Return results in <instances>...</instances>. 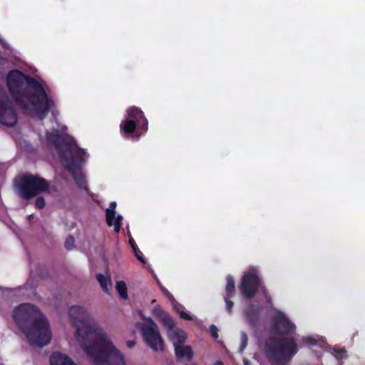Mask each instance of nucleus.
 <instances>
[{
    "instance_id": "obj_1",
    "label": "nucleus",
    "mask_w": 365,
    "mask_h": 365,
    "mask_svg": "<svg viewBox=\"0 0 365 365\" xmlns=\"http://www.w3.org/2000/svg\"><path fill=\"white\" fill-rule=\"evenodd\" d=\"M68 316L77 340L95 365H125L120 351L83 307H71Z\"/></svg>"
},
{
    "instance_id": "obj_2",
    "label": "nucleus",
    "mask_w": 365,
    "mask_h": 365,
    "mask_svg": "<svg viewBox=\"0 0 365 365\" xmlns=\"http://www.w3.org/2000/svg\"><path fill=\"white\" fill-rule=\"evenodd\" d=\"M7 86L16 105L28 113L30 110L28 101L40 120H43L54 106L53 101L48 97L42 84L19 70L9 73Z\"/></svg>"
},
{
    "instance_id": "obj_3",
    "label": "nucleus",
    "mask_w": 365,
    "mask_h": 365,
    "mask_svg": "<svg viewBox=\"0 0 365 365\" xmlns=\"http://www.w3.org/2000/svg\"><path fill=\"white\" fill-rule=\"evenodd\" d=\"M13 318L31 346L42 348L50 343L49 322L36 306L29 303L20 304L14 310Z\"/></svg>"
},
{
    "instance_id": "obj_4",
    "label": "nucleus",
    "mask_w": 365,
    "mask_h": 365,
    "mask_svg": "<svg viewBox=\"0 0 365 365\" xmlns=\"http://www.w3.org/2000/svg\"><path fill=\"white\" fill-rule=\"evenodd\" d=\"M264 351L272 365H284L297 353L298 346L293 337L270 336L264 342Z\"/></svg>"
},
{
    "instance_id": "obj_5",
    "label": "nucleus",
    "mask_w": 365,
    "mask_h": 365,
    "mask_svg": "<svg viewBox=\"0 0 365 365\" xmlns=\"http://www.w3.org/2000/svg\"><path fill=\"white\" fill-rule=\"evenodd\" d=\"M18 195L24 200H29L43 193H51L50 183L38 175L26 173L20 175L15 182Z\"/></svg>"
},
{
    "instance_id": "obj_6",
    "label": "nucleus",
    "mask_w": 365,
    "mask_h": 365,
    "mask_svg": "<svg viewBox=\"0 0 365 365\" xmlns=\"http://www.w3.org/2000/svg\"><path fill=\"white\" fill-rule=\"evenodd\" d=\"M128 118L120 124V133L124 138H140L148 130V120L143 111L138 107L130 106L127 109Z\"/></svg>"
},
{
    "instance_id": "obj_7",
    "label": "nucleus",
    "mask_w": 365,
    "mask_h": 365,
    "mask_svg": "<svg viewBox=\"0 0 365 365\" xmlns=\"http://www.w3.org/2000/svg\"><path fill=\"white\" fill-rule=\"evenodd\" d=\"M85 155L86 151L78 148L76 150V155L73 156L72 158H66V162L62 165L70 173L78 187L88 192L89 190L86 177L81 172V168L85 162Z\"/></svg>"
},
{
    "instance_id": "obj_8",
    "label": "nucleus",
    "mask_w": 365,
    "mask_h": 365,
    "mask_svg": "<svg viewBox=\"0 0 365 365\" xmlns=\"http://www.w3.org/2000/svg\"><path fill=\"white\" fill-rule=\"evenodd\" d=\"M154 314L167 330L168 339L173 342L175 349L176 346H183L182 344L185 342L187 338L186 334L182 329H175V323L172 317L161 308H155Z\"/></svg>"
},
{
    "instance_id": "obj_9",
    "label": "nucleus",
    "mask_w": 365,
    "mask_h": 365,
    "mask_svg": "<svg viewBox=\"0 0 365 365\" xmlns=\"http://www.w3.org/2000/svg\"><path fill=\"white\" fill-rule=\"evenodd\" d=\"M140 331L144 341L154 351L164 350V341L158 327L152 319H145V323L141 327Z\"/></svg>"
},
{
    "instance_id": "obj_10",
    "label": "nucleus",
    "mask_w": 365,
    "mask_h": 365,
    "mask_svg": "<svg viewBox=\"0 0 365 365\" xmlns=\"http://www.w3.org/2000/svg\"><path fill=\"white\" fill-rule=\"evenodd\" d=\"M262 284L255 273L246 272L242 277L239 289L245 298L250 299L256 295Z\"/></svg>"
},
{
    "instance_id": "obj_11",
    "label": "nucleus",
    "mask_w": 365,
    "mask_h": 365,
    "mask_svg": "<svg viewBox=\"0 0 365 365\" xmlns=\"http://www.w3.org/2000/svg\"><path fill=\"white\" fill-rule=\"evenodd\" d=\"M47 138L48 141L54 145L58 151L59 158L62 164L66 162V158H72L73 156L76 155V150L78 147L66 141L58 134H50L48 135Z\"/></svg>"
},
{
    "instance_id": "obj_12",
    "label": "nucleus",
    "mask_w": 365,
    "mask_h": 365,
    "mask_svg": "<svg viewBox=\"0 0 365 365\" xmlns=\"http://www.w3.org/2000/svg\"><path fill=\"white\" fill-rule=\"evenodd\" d=\"M18 121L17 113L8 99H0V123L14 127Z\"/></svg>"
},
{
    "instance_id": "obj_13",
    "label": "nucleus",
    "mask_w": 365,
    "mask_h": 365,
    "mask_svg": "<svg viewBox=\"0 0 365 365\" xmlns=\"http://www.w3.org/2000/svg\"><path fill=\"white\" fill-rule=\"evenodd\" d=\"M271 329L274 334L284 336L294 332L296 327L286 316L279 315L272 319Z\"/></svg>"
},
{
    "instance_id": "obj_14",
    "label": "nucleus",
    "mask_w": 365,
    "mask_h": 365,
    "mask_svg": "<svg viewBox=\"0 0 365 365\" xmlns=\"http://www.w3.org/2000/svg\"><path fill=\"white\" fill-rule=\"evenodd\" d=\"M50 363L51 365H76L68 356L59 352H54L51 354Z\"/></svg>"
},
{
    "instance_id": "obj_15",
    "label": "nucleus",
    "mask_w": 365,
    "mask_h": 365,
    "mask_svg": "<svg viewBox=\"0 0 365 365\" xmlns=\"http://www.w3.org/2000/svg\"><path fill=\"white\" fill-rule=\"evenodd\" d=\"M175 354L178 359L185 358L187 361H190L193 356V353L190 346H176V348L175 349Z\"/></svg>"
},
{
    "instance_id": "obj_16",
    "label": "nucleus",
    "mask_w": 365,
    "mask_h": 365,
    "mask_svg": "<svg viewBox=\"0 0 365 365\" xmlns=\"http://www.w3.org/2000/svg\"><path fill=\"white\" fill-rule=\"evenodd\" d=\"M227 284L225 287V292L227 297H232L235 295L236 289H235V279L232 276L227 275L226 277Z\"/></svg>"
},
{
    "instance_id": "obj_17",
    "label": "nucleus",
    "mask_w": 365,
    "mask_h": 365,
    "mask_svg": "<svg viewBox=\"0 0 365 365\" xmlns=\"http://www.w3.org/2000/svg\"><path fill=\"white\" fill-rule=\"evenodd\" d=\"M129 244L133 249L135 257L142 263H145V259L143 257L142 252L138 247L135 240L133 238L129 239Z\"/></svg>"
},
{
    "instance_id": "obj_18",
    "label": "nucleus",
    "mask_w": 365,
    "mask_h": 365,
    "mask_svg": "<svg viewBox=\"0 0 365 365\" xmlns=\"http://www.w3.org/2000/svg\"><path fill=\"white\" fill-rule=\"evenodd\" d=\"M116 290L120 297L123 299H128V289L124 281H118L116 282Z\"/></svg>"
},
{
    "instance_id": "obj_19",
    "label": "nucleus",
    "mask_w": 365,
    "mask_h": 365,
    "mask_svg": "<svg viewBox=\"0 0 365 365\" xmlns=\"http://www.w3.org/2000/svg\"><path fill=\"white\" fill-rule=\"evenodd\" d=\"M115 210L114 208H107L106 210V220L108 227H111L113 225V220H115Z\"/></svg>"
},
{
    "instance_id": "obj_20",
    "label": "nucleus",
    "mask_w": 365,
    "mask_h": 365,
    "mask_svg": "<svg viewBox=\"0 0 365 365\" xmlns=\"http://www.w3.org/2000/svg\"><path fill=\"white\" fill-rule=\"evenodd\" d=\"M96 279L98 282H99L102 289L105 292H108V279L102 274H98L96 275Z\"/></svg>"
},
{
    "instance_id": "obj_21",
    "label": "nucleus",
    "mask_w": 365,
    "mask_h": 365,
    "mask_svg": "<svg viewBox=\"0 0 365 365\" xmlns=\"http://www.w3.org/2000/svg\"><path fill=\"white\" fill-rule=\"evenodd\" d=\"M240 341H241V343H240L239 349H240V351L242 353V352H243L245 349L247 347V341H248L247 335L245 331H242L240 334Z\"/></svg>"
},
{
    "instance_id": "obj_22",
    "label": "nucleus",
    "mask_w": 365,
    "mask_h": 365,
    "mask_svg": "<svg viewBox=\"0 0 365 365\" xmlns=\"http://www.w3.org/2000/svg\"><path fill=\"white\" fill-rule=\"evenodd\" d=\"M247 318L253 326H255L258 323V315L254 310H251L247 313Z\"/></svg>"
},
{
    "instance_id": "obj_23",
    "label": "nucleus",
    "mask_w": 365,
    "mask_h": 365,
    "mask_svg": "<svg viewBox=\"0 0 365 365\" xmlns=\"http://www.w3.org/2000/svg\"><path fill=\"white\" fill-rule=\"evenodd\" d=\"M64 246H65L66 249L68 250H71L73 249L75 247L74 237L71 235H69L68 237H67V238L66 239L65 243H64Z\"/></svg>"
},
{
    "instance_id": "obj_24",
    "label": "nucleus",
    "mask_w": 365,
    "mask_h": 365,
    "mask_svg": "<svg viewBox=\"0 0 365 365\" xmlns=\"http://www.w3.org/2000/svg\"><path fill=\"white\" fill-rule=\"evenodd\" d=\"M46 206V201L43 197L38 196L35 200V207L38 209H43Z\"/></svg>"
},
{
    "instance_id": "obj_25",
    "label": "nucleus",
    "mask_w": 365,
    "mask_h": 365,
    "mask_svg": "<svg viewBox=\"0 0 365 365\" xmlns=\"http://www.w3.org/2000/svg\"><path fill=\"white\" fill-rule=\"evenodd\" d=\"M259 289L261 290L262 294L264 295L267 304H272V298L269 294L267 289L263 284Z\"/></svg>"
},
{
    "instance_id": "obj_26",
    "label": "nucleus",
    "mask_w": 365,
    "mask_h": 365,
    "mask_svg": "<svg viewBox=\"0 0 365 365\" xmlns=\"http://www.w3.org/2000/svg\"><path fill=\"white\" fill-rule=\"evenodd\" d=\"M302 342L306 345L314 346L317 344V341L312 336H304L302 338Z\"/></svg>"
},
{
    "instance_id": "obj_27",
    "label": "nucleus",
    "mask_w": 365,
    "mask_h": 365,
    "mask_svg": "<svg viewBox=\"0 0 365 365\" xmlns=\"http://www.w3.org/2000/svg\"><path fill=\"white\" fill-rule=\"evenodd\" d=\"M210 331L211 336H212L213 339H216L218 338V329L215 325H214V324L210 325Z\"/></svg>"
},
{
    "instance_id": "obj_28",
    "label": "nucleus",
    "mask_w": 365,
    "mask_h": 365,
    "mask_svg": "<svg viewBox=\"0 0 365 365\" xmlns=\"http://www.w3.org/2000/svg\"><path fill=\"white\" fill-rule=\"evenodd\" d=\"M229 297H225V304H226V310L227 312L230 314L232 312V309L234 306V303L232 301H231L230 299H228Z\"/></svg>"
},
{
    "instance_id": "obj_29",
    "label": "nucleus",
    "mask_w": 365,
    "mask_h": 365,
    "mask_svg": "<svg viewBox=\"0 0 365 365\" xmlns=\"http://www.w3.org/2000/svg\"><path fill=\"white\" fill-rule=\"evenodd\" d=\"M180 316L182 319L187 320V321H191L192 319V317L189 314H187L185 312H181L180 313Z\"/></svg>"
},
{
    "instance_id": "obj_30",
    "label": "nucleus",
    "mask_w": 365,
    "mask_h": 365,
    "mask_svg": "<svg viewBox=\"0 0 365 365\" xmlns=\"http://www.w3.org/2000/svg\"><path fill=\"white\" fill-rule=\"evenodd\" d=\"M114 225V230L116 233H118L121 229V225H120L119 223H114L113 222V225Z\"/></svg>"
},
{
    "instance_id": "obj_31",
    "label": "nucleus",
    "mask_w": 365,
    "mask_h": 365,
    "mask_svg": "<svg viewBox=\"0 0 365 365\" xmlns=\"http://www.w3.org/2000/svg\"><path fill=\"white\" fill-rule=\"evenodd\" d=\"M126 345L129 349H131L135 345V341L133 340L128 341Z\"/></svg>"
},
{
    "instance_id": "obj_32",
    "label": "nucleus",
    "mask_w": 365,
    "mask_h": 365,
    "mask_svg": "<svg viewBox=\"0 0 365 365\" xmlns=\"http://www.w3.org/2000/svg\"><path fill=\"white\" fill-rule=\"evenodd\" d=\"M122 220H123V217L121 215H118L117 217L115 218V221L113 220V222L119 223L120 225H121Z\"/></svg>"
},
{
    "instance_id": "obj_33",
    "label": "nucleus",
    "mask_w": 365,
    "mask_h": 365,
    "mask_svg": "<svg viewBox=\"0 0 365 365\" xmlns=\"http://www.w3.org/2000/svg\"><path fill=\"white\" fill-rule=\"evenodd\" d=\"M116 205L117 204L115 202H111L108 208H114V210H115Z\"/></svg>"
},
{
    "instance_id": "obj_34",
    "label": "nucleus",
    "mask_w": 365,
    "mask_h": 365,
    "mask_svg": "<svg viewBox=\"0 0 365 365\" xmlns=\"http://www.w3.org/2000/svg\"><path fill=\"white\" fill-rule=\"evenodd\" d=\"M162 290L164 293H165L168 295V297H173V296L170 294L168 289L163 288Z\"/></svg>"
},
{
    "instance_id": "obj_35",
    "label": "nucleus",
    "mask_w": 365,
    "mask_h": 365,
    "mask_svg": "<svg viewBox=\"0 0 365 365\" xmlns=\"http://www.w3.org/2000/svg\"><path fill=\"white\" fill-rule=\"evenodd\" d=\"M243 363H244V365H251V363L250 362V361L247 359H243Z\"/></svg>"
},
{
    "instance_id": "obj_36",
    "label": "nucleus",
    "mask_w": 365,
    "mask_h": 365,
    "mask_svg": "<svg viewBox=\"0 0 365 365\" xmlns=\"http://www.w3.org/2000/svg\"><path fill=\"white\" fill-rule=\"evenodd\" d=\"M214 365H224L223 362L220 360H218L215 362Z\"/></svg>"
},
{
    "instance_id": "obj_37",
    "label": "nucleus",
    "mask_w": 365,
    "mask_h": 365,
    "mask_svg": "<svg viewBox=\"0 0 365 365\" xmlns=\"http://www.w3.org/2000/svg\"><path fill=\"white\" fill-rule=\"evenodd\" d=\"M31 217H32V215H29V219H31Z\"/></svg>"
}]
</instances>
